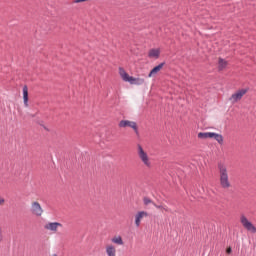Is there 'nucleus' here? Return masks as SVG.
<instances>
[{"mask_svg":"<svg viewBox=\"0 0 256 256\" xmlns=\"http://www.w3.org/2000/svg\"><path fill=\"white\" fill-rule=\"evenodd\" d=\"M218 169L220 174V185L222 189H229L231 182L229 181V174L227 173V167L223 163H218Z\"/></svg>","mask_w":256,"mask_h":256,"instance_id":"nucleus-1","label":"nucleus"},{"mask_svg":"<svg viewBox=\"0 0 256 256\" xmlns=\"http://www.w3.org/2000/svg\"><path fill=\"white\" fill-rule=\"evenodd\" d=\"M119 75L122 81H125V83H130V85H143V83H145V79L130 76L129 73H127V71H125L123 68H119Z\"/></svg>","mask_w":256,"mask_h":256,"instance_id":"nucleus-2","label":"nucleus"},{"mask_svg":"<svg viewBox=\"0 0 256 256\" xmlns=\"http://www.w3.org/2000/svg\"><path fill=\"white\" fill-rule=\"evenodd\" d=\"M137 155L138 159H140L141 163L146 166L147 169H151L153 167V164L151 163V157H149V154L141 144L137 145Z\"/></svg>","mask_w":256,"mask_h":256,"instance_id":"nucleus-3","label":"nucleus"},{"mask_svg":"<svg viewBox=\"0 0 256 256\" xmlns=\"http://www.w3.org/2000/svg\"><path fill=\"white\" fill-rule=\"evenodd\" d=\"M118 127H120V129H127V127H129L130 129H133L136 135H139V127L137 126V122L135 121L121 120L118 124Z\"/></svg>","mask_w":256,"mask_h":256,"instance_id":"nucleus-4","label":"nucleus"},{"mask_svg":"<svg viewBox=\"0 0 256 256\" xmlns=\"http://www.w3.org/2000/svg\"><path fill=\"white\" fill-rule=\"evenodd\" d=\"M240 223L243 225L244 229L250 231V233H256V227L253 223L249 222L245 215H242L240 218Z\"/></svg>","mask_w":256,"mask_h":256,"instance_id":"nucleus-5","label":"nucleus"},{"mask_svg":"<svg viewBox=\"0 0 256 256\" xmlns=\"http://www.w3.org/2000/svg\"><path fill=\"white\" fill-rule=\"evenodd\" d=\"M147 217H149L147 211H138L134 216L135 227H141V221Z\"/></svg>","mask_w":256,"mask_h":256,"instance_id":"nucleus-6","label":"nucleus"},{"mask_svg":"<svg viewBox=\"0 0 256 256\" xmlns=\"http://www.w3.org/2000/svg\"><path fill=\"white\" fill-rule=\"evenodd\" d=\"M30 210L32 215H35L36 217H41V215H43V208L39 202H32Z\"/></svg>","mask_w":256,"mask_h":256,"instance_id":"nucleus-7","label":"nucleus"},{"mask_svg":"<svg viewBox=\"0 0 256 256\" xmlns=\"http://www.w3.org/2000/svg\"><path fill=\"white\" fill-rule=\"evenodd\" d=\"M59 227H63V224L59 222H48L44 225V229H46V231H51L52 233H57Z\"/></svg>","mask_w":256,"mask_h":256,"instance_id":"nucleus-8","label":"nucleus"},{"mask_svg":"<svg viewBox=\"0 0 256 256\" xmlns=\"http://www.w3.org/2000/svg\"><path fill=\"white\" fill-rule=\"evenodd\" d=\"M246 93L247 89H241L238 92L232 94L230 99L233 101V103H237V101H241V99H243V95H245Z\"/></svg>","mask_w":256,"mask_h":256,"instance_id":"nucleus-9","label":"nucleus"},{"mask_svg":"<svg viewBox=\"0 0 256 256\" xmlns=\"http://www.w3.org/2000/svg\"><path fill=\"white\" fill-rule=\"evenodd\" d=\"M105 253L107 256H117V247L113 244H107L105 246Z\"/></svg>","mask_w":256,"mask_h":256,"instance_id":"nucleus-10","label":"nucleus"},{"mask_svg":"<svg viewBox=\"0 0 256 256\" xmlns=\"http://www.w3.org/2000/svg\"><path fill=\"white\" fill-rule=\"evenodd\" d=\"M24 107H29V88L25 85L22 90Z\"/></svg>","mask_w":256,"mask_h":256,"instance_id":"nucleus-11","label":"nucleus"},{"mask_svg":"<svg viewBox=\"0 0 256 256\" xmlns=\"http://www.w3.org/2000/svg\"><path fill=\"white\" fill-rule=\"evenodd\" d=\"M111 242L114 245H119V246L125 245V242L123 241V237H121L120 235L112 237Z\"/></svg>","mask_w":256,"mask_h":256,"instance_id":"nucleus-12","label":"nucleus"},{"mask_svg":"<svg viewBox=\"0 0 256 256\" xmlns=\"http://www.w3.org/2000/svg\"><path fill=\"white\" fill-rule=\"evenodd\" d=\"M159 55H161V51L159 49H151L148 53V57H150V59H159Z\"/></svg>","mask_w":256,"mask_h":256,"instance_id":"nucleus-13","label":"nucleus"},{"mask_svg":"<svg viewBox=\"0 0 256 256\" xmlns=\"http://www.w3.org/2000/svg\"><path fill=\"white\" fill-rule=\"evenodd\" d=\"M213 132H199L198 139H212Z\"/></svg>","mask_w":256,"mask_h":256,"instance_id":"nucleus-14","label":"nucleus"},{"mask_svg":"<svg viewBox=\"0 0 256 256\" xmlns=\"http://www.w3.org/2000/svg\"><path fill=\"white\" fill-rule=\"evenodd\" d=\"M212 139H215L219 145H223V135L212 132Z\"/></svg>","mask_w":256,"mask_h":256,"instance_id":"nucleus-15","label":"nucleus"},{"mask_svg":"<svg viewBox=\"0 0 256 256\" xmlns=\"http://www.w3.org/2000/svg\"><path fill=\"white\" fill-rule=\"evenodd\" d=\"M159 71H161V64H159L158 66L154 67V68L150 71L148 77H155V76L159 73Z\"/></svg>","mask_w":256,"mask_h":256,"instance_id":"nucleus-16","label":"nucleus"},{"mask_svg":"<svg viewBox=\"0 0 256 256\" xmlns=\"http://www.w3.org/2000/svg\"><path fill=\"white\" fill-rule=\"evenodd\" d=\"M218 65L219 71H223L225 67H227V61H225L223 58H219Z\"/></svg>","mask_w":256,"mask_h":256,"instance_id":"nucleus-17","label":"nucleus"},{"mask_svg":"<svg viewBox=\"0 0 256 256\" xmlns=\"http://www.w3.org/2000/svg\"><path fill=\"white\" fill-rule=\"evenodd\" d=\"M143 201H144V205H154L155 206V203H153V201H151V199H149V198H144L143 199Z\"/></svg>","mask_w":256,"mask_h":256,"instance_id":"nucleus-18","label":"nucleus"},{"mask_svg":"<svg viewBox=\"0 0 256 256\" xmlns=\"http://www.w3.org/2000/svg\"><path fill=\"white\" fill-rule=\"evenodd\" d=\"M7 203V200H5V197L0 195V207H3Z\"/></svg>","mask_w":256,"mask_h":256,"instance_id":"nucleus-19","label":"nucleus"},{"mask_svg":"<svg viewBox=\"0 0 256 256\" xmlns=\"http://www.w3.org/2000/svg\"><path fill=\"white\" fill-rule=\"evenodd\" d=\"M5 237L3 236V228L0 226V243H3Z\"/></svg>","mask_w":256,"mask_h":256,"instance_id":"nucleus-20","label":"nucleus"},{"mask_svg":"<svg viewBox=\"0 0 256 256\" xmlns=\"http://www.w3.org/2000/svg\"><path fill=\"white\" fill-rule=\"evenodd\" d=\"M232 252H233V250L231 249V247H228V248L226 249V253H227L228 255H231Z\"/></svg>","mask_w":256,"mask_h":256,"instance_id":"nucleus-21","label":"nucleus"},{"mask_svg":"<svg viewBox=\"0 0 256 256\" xmlns=\"http://www.w3.org/2000/svg\"><path fill=\"white\" fill-rule=\"evenodd\" d=\"M163 65H165V63H161V67H163Z\"/></svg>","mask_w":256,"mask_h":256,"instance_id":"nucleus-22","label":"nucleus"}]
</instances>
